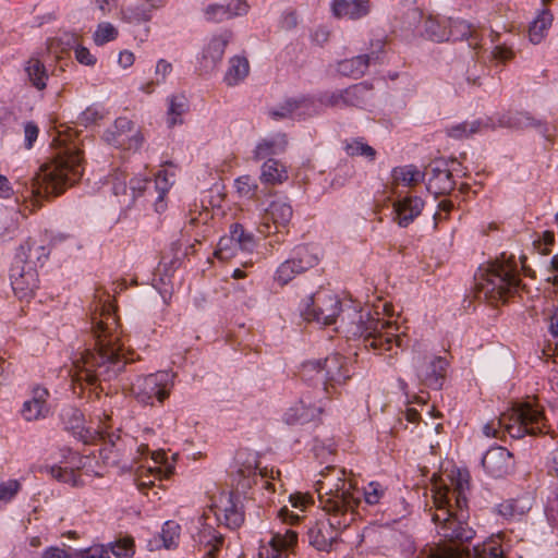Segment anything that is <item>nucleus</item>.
<instances>
[{
    "label": "nucleus",
    "mask_w": 558,
    "mask_h": 558,
    "mask_svg": "<svg viewBox=\"0 0 558 558\" xmlns=\"http://www.w3.org/2000/svg\"><path fill=\"white\" fill-rule=\"evenodd\" d=\"M469 489L468 478L461 475L452 490L438 489L433 496L429 509L432 521L440 542L430 547L427 558H506L499 537H492L473 547L472 553L464 550L463 545L475 535V531L464 520L468 505L465 492Z\"/></svg>",
    "instance_id": "obj_1"
},
{
    "label": "nucleus",
    "mask_w": 558,
    "mask_h": 558,
    "mask_svg": "<svg viewBox=\"0 0 558 558\" xmlns=\"http://www.w3.org/2000/svg\"><path fill=\"white\" fill-rule=\"evenodd\" d=\"M92 330L97 348L86 350L73 362V376L77 381L84 380L88 385L116 378L126 364L121 343L122 331L116 308L110 302L106 301L96 306L92 314Z\"/></svg>",
    "instance_id": "obj_2"
},
{
    "label": "nucleus",
    "mask_w": 558,
    "mask_h": 558,
    "mask_svg": "<svg viewBox=\"0 0 558 558\" xmlns=\"http://www.w3.org/2000/svg\"><path fill=\"white\" fill-rule=\"evenodd\" d=\"M337 329H341L349 338H360L366 350H372L378 355L401 347L399 326L391 320L374 317L369 313L363 315L349 308L340 317Z\"/></svg>",
    "instance_id": "obj_3"
},
{
    "label": "nucleus",
    "mask_w": 558,
    "mask_h": 558,
    "mask_svg": "<svg viewBox=\"0 0 558 558\" xmlns=\"http://www.w3.org/2000/svg\"><path fill=\"white\" fill-rule=\"evenodd\" d=\"M83 174L80 151L66 150L43 165L31 181L32 194L39 197L57 196Z\"/></svg>",
    "instance_id": "obj_4"
},
{
    "label": "nucleus",
    "mask_w": 558,
    "mask_h": 558,
    "mask_svg": "<svg viewBox=\"0 0 558 558\" xmlns=\"http://www.w3.org/2000/svg\"><path fill=\"white\" fill-rule=\"evenodd\" d=\"M501 432H506L512 438H522L526 434H546L548 432L547 420L538 404L517 403L483 427V433L487 437H499Z\"/></svg>",
    "instance_id": "obj_5"
},
{
    "label": "nucleus",
    "mask_w": 558,
    "mask_h": 558,
    "mask_svg": "<svg viewBox=\"0 0 558 558\" xmlns=\"http://www.w3.org/2000/svg\"><path fill=\"white\" fill-rule=\"evenodd\" d=\"M316 481V492L324 511L355 512L360 502L359 492L347 480L345 471L336 466H327Z\"/></svg>",
    "instance_id": "obj_6"
},
{
    "label": "nucleus",
    "mask_w": 558,
    "mask_h": 558,
    "mask_svg": "<svg viewBox=\"0 0 558 558\" xmlns=\"http://www.w3.org/2000/svg\"><path fill=\"white\" fill-rule=\"evenodd\" d=\"M475 289L478 298L490 303L506 302L517 292L520 283L514 260H496L480 268L475 275Z\"/></svg>",
    "instance_id": "obj_7"
},
{
    "label": "nucleus",
    "mask_w": 558,
    "mask_h": 558,
    "mask_svg": "<svg viewBox=\"0 0 558 558\" xmlns=\"http://www.w3.org/2000/svg\"><path fill=\"white\" fill-rule=\"evenodd\" d=\"M314 374L323 383V390L328 397L351 378L348 361L339 353L330 354L324 360L307 361L302 364L303 377L312 379Z\"/></svg>",
    "instance_id": "obj_8"
},
{
    "label": "nucleus",
    "mask_w": 558,
    "mask_h": 558,
    "mask_svg": "<svg viewBox=\"0 0 558 558\" xmlns=\"http://www.w3.org/2000/svg\"><path fill=\"white\" fill-rule=\"evenodd\" d=\"M328 518L316 520L307 530L311 546L320 551H330L340 533L355 520V512L325 511Z\"/></svg>",
    "instance_id": "obj_9"
},
{
    "label": "nucleus",
    "mask_w": 558,
    "mask_h": 558,
    "mask_svg": "<svg viewBox=\"0 0 558 558\" xmlns=\"http://www.w3.org/2000/svg\"><path fill=\"white\" fill-rule=\"evenodd\" d=\"M171 388V375L168 372H157L137 377L132 383L131 391L140 403L153 405L155 400L162 403L169 397Z\"/></svg>",
    "instance_id": "obj_10"
},
{
    "label": "nucleus",
    "mask_w": 558,
    "mask_h": 558,
    "mask_svg": "<svg viewBox=\"0 0 558 558\" xmlns=\"http://www.w3.org/2000/svg\"><path fill=\"white\" fill-rule=\"evenodd\" d=\"M340 312L339 298L330 291H319L306 301L301 314L307 322L329 326L337 323Z\"/></svg>",
    "instance_id": "obj_11"
},
{
    "label": "nucleus",
    "mask_w": 558,
    "mask_h": 558,
    "mask_svg": "<svg viewBox=\"0 0 558 558\" xmlns=\"http://www.w3.org/2000/svg\"><path fill=\"white\" fill-rule=\"evenodd\" d=\"M255 247V240L252 233L244 230L241 223H233L228 235L220 238L215 256L221 260H229L240 253H250Z\"/></svg>",
    "instance_id": "obj_12"
},
{
    "label": "nucleus",
    "mask_w": 558,
    "mask_h": 558,
    "mask_svg": "<svg viewBox=\"0 0 558 558\" xmlns=\"http://www.w3.org/2000/svg\"><path fill=\"white\" fill-rule=\"evenodd\" d=\"M318 257L307 246H299L292 258L281 263L275 274V281L283 287L293 280L298 275L314 267Z\"/></svg>",
    "instance_id": "obj_13"
},
{
    "label": "nucleus",
    "mask_w": 558,
    "mask_h": 558,
    "mask_svg": "<svg viewBox=\"0 0 558 558\" xmlns=\"http://www.w3.org/2000/svg\"><path fill=\"white\" fill-rule=\"evenodd\" d=\"M104 138L109 144L123 149H138L144 142L141 131L125 117L118 118L104 133Z\"/></svg>",
    "instance_id": "obj_14"
},
{
    "label": "nucleus",
    "mask_w": 558,
    "mask_h": 558,
    "mask_svg": "<svg viewBox=\"0 0 558 558\" xmlns=\"http://www.w3.org/2000/svg\"><path fill=\"white\" fill-rule=\"evenodd\" d=\"M214 517L217 521H221L229 529H238L244 522V511L241 496L238 493H222L220 496V505L215 507Z\"/></svg>",
    "instance_id": "obj_15"
},
{
    "label": "nucleus",
    "mask_w": 558,
    "mask_h": 558,
    "mask_svg": "<svg viewBox=\"0 0 558 558\" xmlns=\"http://www.w3.org/2000/svg\"><path fill=\"white\" fill-rule=\"evenodd\" d=\"M293 216V209L290 204L277 199L269 204L265 210L258 231L264 235L279 232L280 228H286Z\"/></svg>",
    "instance_id": "obj_16"
},
{
    "label": "nucleus",
    "mask_w": 558,
    "mask_h": 558,
    "mask_svg": "<svg viewBox=\"0 0 558 558\" xmlns=\"http://www.w3.org/2000/svg\"><path fill=\"white\" fill-rule=\"evenodd\" d=\"M10 279L14 294L21 300L33 296L38 287L37 270L21 263H13Z\"/></svg>",
    "instance_id": "obj_17"
},
{
    "label": "nucleus",
    "mask_w": 558,
    "mask_h": 558,
    "mask_svg": "<svg viewBox=\"0 0 558 558\" xmlns=\"http://www.w3.org/2000/svg\"><path fill=\"white\" fill-rule=\"evenodd\" d=\"M216 522L215 517H210L209 513L205 512L198 520L199 527L194 535L195 542L203 546L206 554L211 557L220 549L225 539L223 535L216 530L214 525Z\"/></svg>",
    "instance_id": "obj_18"
},
{
    "label": "nucleus",
    "mask_w": 558,
    "mask_h": 558,
    "mask_svg": "<svg viewBox=\"0 0 558 558\" xmlns=\"http://www.w3.org/2000/svg\"><path fill=\"white\" fill-rule=\"evenodd\" d=\"M447 361L440 356H417L415 359L416 375L427 386L440 387L446 373Z\"/></svg>",
    "instance_id": "obj_19"
},
{
    "label": "nucleus",
    "mask_w": 558,
    "mask_h": 558,
    "mask_svg": "<svg viewBox=\"0 0 558 558\" xmlns=\"http://www.w3.org/2000/svg\"><path fill=\"white\" fill-rule=\"evenodd\" d=\"M482 465L489 475L502 477L512 471L513 456L504 447H492L482 458Z\"/></svg>",
    "instance_id": "obj_20"
},
{
    "label": "nucleus",
    "mask_w": 558,
    "mask_h": 558,
    "mask_svg": "<svg viewBox=\"0 0 558 558\" xmlns=\"http://www.w3.org/2000/svg\"><path fill=\"white\" fill-rule=\"evenodd\" d=\"M298 543V533L291 529H286L283 532H276L272 534L267 544L259 546V558H281L282 555L291 549Z\"/></svg>",
    "instance_id": "obj_21"
},
{
    "label": "nucleus",
    "mask_w": 558,
    "mask_h": 558,
    "mask_svg": "<svg viewBox=\"0 0 558 558\" xmlns=\"http://www.w3.org/2000/svg\"><path fill=\"white\" fill-rule=\"evenodd\" d=\"M48 397L49 392L46 388L35 387L33 389L32 398L24 401L22 405V417L27 422L45 418L49 413L47 404Z\"/></svg>",
    "instance_id": "obj_22"
},
{
    "label": "nucleus",
    "mask_w": 558,
    "mask_h": 558,
    "mask_svg": "<svg viewBox=\"0 0 558 558\" xmlns=\"http://www.w3.org/2000/svg\"><path fill=\"white\" fill-rule=\"evenodd\" d=\"M322 412L320 401L312 402L311 398L304 396L299 403L289 409L284 417L288 424H304L319 416Z\"/></svg>",
    "instance_id": "obj_23"
},
{
    "label": "nucleus",
    "mask_w": 558,
    "mask_h": 558,
    "mask_svg": "<svg viewBox=\"0 0 558 558\" xmlns=\"http://www.w3.org/2000/svg\"><path fill=\"white\" fill-rule=\"evenodd\" d=\"M48 255L49 250L44 244L29 239L19 247L14 262L36 269L45 263Z\"/></svg>",
    "instance_id": "obj_24"
},
{
    "label": "nucleus",
    "mask_w": 558,
    "mask_h": 558,
    "mask_svg": "<svg viewBox=\"0 0 558 558\" xmlns=\"http://www.w3.org/2000/svg\"><path fill=\"white\" fill-rule=\"evenodd\" d=\"M62 452L68 453L69 458L71 459V461H65V466L46 465L41 468L40 471L50 474L59 482L75 486L77 484V477L74 468H80V463H77L76 460L80 462L81 458L70 449H63Z\"/></svg>",
    "instance_id": "obj_25"
},
{
    "label": "nucleus",
    "mask_w": 558,
    "mask_h": 558,
    "mask_svg": "<svg viewBox=\"0 0 558 558\" xmlns=\"http://www.w3.org/2000/svg\"><path fill=\"white\" fill-rule=\"evenodd\" d=\"M423 206V199L417 196H407L396 202L395 211L399 226L408 227L416 217L420 216Z\"/></svg>",
    "instance_id": "obj_26"
},
{
    "label": "nucleus",
    "mask_w": 558,
    "mask_h": 558,
    "mask_svg": "<svg viewBox=\"0 0 558 558\" xmlns=\"http://www.w3.org/2000/svg\"><path fill=\"white\" fill-rule=\"evenodd\" d=\"M454 189V180L448 168L434 167L430 171L427 190L435 195H445Z\"/></svg>",
    "instance_id": "obj_27"
},
{
    "label": "nucleus",
    "mask_w": 558,
    "mask_h": 558,
    "mask_svg": "<svg viewBox=\"0 0 558 558\" xmlns=\"http://www.w3.org/2000/svg\"><path fill=\"white\" fill-rule=\"evenodd\" d=\"M332 11L337 17L357 20L369 12L368 1L362 0H335Z\"/></svg>",
    "instance_id": "obj_28"
},
{
    "label": "nucleus",
    "mask_w": 558,
    "mask_h": 558,
    "mask_svg": "<svg viewBox=\"0 0 558 558\" xmlns=\"http://www.w3.org/2000/svg\"><path fill=\"white\" fill-rule=\"evenodd\" d=\"M287 167L279 160L268 158L260 168L259 180L264 184L278 185L288 180Z\"/></svg>",
    "instance_id": "obj_29"
},
{
    "label": "nucleus",
    "mask_w": 558,
    "mask_h": 558,
    "mask_svg": "<svg viewBox=\"0 0 558 558\" xmlns=\"http://www.w3.org/2000/svg\"><path fill=\"white\" fill-rule=\"evenodd\" d=\"M288 141L284 134H277L269 138L262 140L254 149V159H265L271 155L284 151Z\"/></svg>",
    "instance_id": "obj_30"
},
{
    "label": "nucleus",
    "mask_w": 558,
    "mask_h": 558,
    "mask_svg": "<svg viewBox=\"0 0 558 558\" xmlns=\"http://www.w3.org/2000/svg\"><path fill=\"white\" fill-rule=\"evenodd\" d=\"M24 70L33 87L37 90H44L47 87L49 75L41 60L31 58L26 61Z\"/></svg>",
    "instance_id": "obj_31"
},
{
    "label": "nucleus",
    "mask_w": 558,
    "mask_h": 558,
    "mask_svg": "<svg viewBox=\"0 0 558 558\" xmlns=\"http://www.w3.org/2000/svg\"><path fill=\"white\" fill-rule=\"evenodd\" d=\"M369 61L371 58L368 54H361L351 59H345L338 63V71L342 75L360 78L366 73Z\"/></svg>",
    "instance_id": "obj_32"
},
{
    "label": "nucleus",
    "mask_w": 558,
    "mask_h": 558,
    "mask_svg": "<svg viewBox=\"0 0 558 558\" xmlns=\"http://www.w3.org/2000/svg\"><path fill=\"white\" fill-rule=\"evenodd\" d=\"M553 23V14L549 10L543 9L529 28V38L534 45L539 44Z\"/></svg>",
    "instance_id": "obj_33"
},
{
    "label": "nucleus",
    "mask_w": 558,
    "mask_h": 558,
    "mask_svg": "<svg viewBox=\"0 0 558 558\" xmlns=\"http://www.w3.org/2000/svg\"><path fill=\"white\" fill-rule=\"evenodd\" d=\"M228 40L222 37H215L204 50L203 60L206 70H213L219 63L225 54Z\"/></svg>",
    "instance_id": "obj_34"
},
{
    "label": "nucleus",
    "mask_w": 558,
    "mask_h": 558,
    "mask_svg": "<svg viewBox=\"0 0 558 558\" xmlns=\"http://www.w3.org/2000/svg\"><path fill=\"white\" fill-rule=\"evenodd\" d=\"M448 19L438 16H428L424 23V31L426 36L437 43L449 40Z\"/></svg>",
    "instance_id": "obj_35"
},
{
    "label": "nucleus",
    "mask_w": 558,
    "mask_h": 558,
    "mask_svg": "<svg viewBox=\"0 0 558 558\" xmlns=\"http://www.w3.org/2000/svg\"><path fill=\"white\" fill-rule=\"evenodd\" d=\"M250 72V64L244 57H233L230 60V66L225 75V82L229 86H234L244 80Z\"/></svg>",
    "instance_id": "obj_36"
},
{
    "label": "nucleus",
    "mask_w": 558,
    "mask_h": 558,
    "mask_svg": "<svg viewBox=\"0 0 558 558\" xmlns=\"http://www.w3.org/2000/svg\"><path fill=\"white\" fill-rule=\"evenodd\" d=\"M372 95V88L365 83H359L343 90L344 105L362 107Z\"/></svg>",
    "instance_id": "obj_37"
},
{
    "label": "nucleus",
    "mask_w": 558,
    "mask_h": 558,
    "mask_svg": "<svg viewBox=\"0 0 558 558\" xmlns=\"http://www.w3.org/2000/svg\"><path fill=\"white\" fill-rule=\"evenodd\" d=\"M344 150L350 157H364L373 161L376 157V150L363 141V138H353L344 143Z\"/></svg>",
    "instance_id": "obj_38"
},
{
    "label": "nucleus",
    "mask_w": 558,
    "mask_h": 558,
    "mask_svg": "<svg viewBox=\"0 0 558 558\" xmlns=\"http://www.w3.org/2000/svg\"><path fill=\"white\" fill-rule=\"evenodd\" d=\"M526 510L527 507L518 499H508L497 506V512L507 520H519Z\"/></svg>",
    "instance_id": "obj_39"
},
{
    "label": "nucleus",
    "mask_w": 558,
    "mask_h": 558,
    "mask_svg": "<svg viewBox=\"0 0 558 558\" xmlns=\"http://www.w3.org/2000/svg\"><path fill=\"white\" fill-rule=\"evenodd\" d=\"M449 40H463L473 35V26L464 20L448 19Z\"/></svg>",
    "instance_id": "obj_40"
},
{
    "label": "nucleus",
    "mask_w": 558,
    "mask_h": 558,
    "mask_svg": "<svg viewBox=\"0 0 558 558\" xmlns=\"http://www.w3.org/2000/svg\"><path fill=\"white\" fill-rule=\"evenodd\" d=\"M180 534L181 526L179 523L172 520L165 522L160 533L163 546L167 549L177 547L179 544Z\"/></svg>",
    "instance_id": "obj_41"
},
{
    "label": "nucleus",
    "mask_w": 558,
    "mask_h": 558,
    "mask_svg": "<svg viewBox=\"0 0 558 558\" xmlns=\"http://www.w3.org/2000/svg\"><path fill=\"white\" fill-rule=\"evenodd\" d=\"M118 29L109 22H101L93 34V40L97 46H102L118 37Z\"/></svg>",
    "instance_id": "obj_42"
},
{
    "label": "nucleus",
    "mask_w": 558,
    "mask_h": 558,
    "mask_svg": "<svg viewBox=\"0 0 558 558\" xmlns=\"http://www.w3.org/2000/svg\"><path fill=\"white\" fill-rule=\"evenodd\" d=\"M234 186H235L236 193L241 197H245V198L255 197L256 192L258 190V184H257L256 180L250 174H244V175L239 177L234 181Z\"/></svg>",
    "instance_id": "obj_43"
},
{
    "label": "nucleus",
    "mask_w": 558,
    "mask_h": 558,
    "mask_svg": "<svg viewBox=\"0 0 558 558\" xmlns=\"http://www.w3.org/2000/svg\"><path fill=\"white\" fill-rule=\"evenodd\" d=\"M393 178L410 186L421 181L422 173L414 166H404L393 169Z\"/></svg>",
    "instance_id": "obj_44"
},
{
    "label": "nucleus",
    "mask_w": 558,
    "mask_h": 558,
    "mask_svg": "<svg viewBox=\"0 0 558 558\" xmlns=\"http://www.w3.org/2000/svg\"><path fill=\"white\" fill-rule=\"evenodd\" d=\"M112 554L117 558H132L134 555V541L132 537H123L111 546Z\"/></svg>",
    "instance_id": "obj_45"
},
{
    "label": "nucleus",
    "mask_w": 558,
    "mask_h": 558,
    "mask_svg": "<svg viewBox=\"0 0 558 558\" xmlns=\"http://www.w3.org/2000/svg\"><path fill=\"white\" fill-rule=\"evenodd\" d=\"M187 109V100L184 95L172 96L169 99L168 114L170 118V124L177 123V118L180 117Z\"/></svg>",
    "instance_id": "obj_46"
},
{
    "label": "nucleus",
    "mask_w": 558,
    "mask_h": 558,
    "mask_svg": "<svg viewBox=\"0 0 558 558\" xmlns=\"http://www.w3.org/2000/svg\"><path fill=\"white\" fill-rule=\"evenodd\" d=\"M480 129V122H463L453 125L447 130V134L453 138H464L469 135L477 132Z\"/></svg>",
    "instance_id": "obj_47"
},
{
    "label": "nucleus",
    "mask_w": 558,
    "mask_h": 558,
    "mask_svg": "<svg viewBox=\"0 0 558 558\" xmlns=\"http://www.w3.org/2000/svg\"><path fill=\"white\" fill-rule=\"evenodd\" d=\"M156 189L159 190L158 198L156 201V210L161 211L165 209L163 197L169 190L170 183L167 179V172L161 170L157 173L155 180Z\"/></svg>",
    "instance_id": "obj_48"
},
{
    "label": "nucleus",
    "mask_w": 558,
    "mask_h": 558,
    "mask_svg": "<svg viewBox=\"0 0 558 558\" xmlns=\"http://www.w3.org/2000/svg\"><path fill=\"white\" fill-rule=\"evenodd\" d=\"M385 494V489L377 482H371L364 488V499L368 505H377Z\"/></svg>",
    "instance_id": "obj_49"
},
{
    "label": "nucleus",
    "mask_w": 558,
    "mask_h": 558,
    "mask_svg": "<svg viewBox=\"0 0 558 558\" xmlns=\"http://www.w3.org/2000/svg\"><path fill=\"white\" fill-rule=\"evenodd\" d=\"M226 10V5L210 4L205 9V16L210 22H222L230 19V13Z\"/></svg>",
    "instance_id": "obj_50"
},
{
    "label": "nucleus",
    "mask_w": 558,
    "mask_h": 558,
    "mask_svg": "<svg viewBox=\"0 0 558 558\" xmlns=\"http://www.w3.org/2000/svg\"><path fill=\"white\" fill-rule=\"evenodd\" d=\"M21 484L16 480H9L0 484V500L10 501L20 490Z\"/></svg>",
    "instance_id": "obj_51"
},
{
    "label": "nucleus",
    "mask_w": 558,
    "mask_h": 558,
    "mask_svg": "<svg viewBox=\"0 0 558 558\" xmlns=\"http://www.w3.org/2000/svg\"><path fill=\"white\" fill-rule=\"evenodd\" d=\"M97 439L102 440L105 444H110L116 447V441L120 439L119 435L109 434L104 428L96 429L89 438H84L85 444L94 442Z\"/></svg>",
    "instance_id": "obj_52"
},
{
    "label": "nucleus",
    "mask_w": 558,
    "mask_h": 558,
    "mask_svg": "<svg viewBox=\"0 0 558 558\" xmlns=\"http://www.w3.org/2000/svg\"><path fill=\"white\" fill-rule=\"evenodd\" d=\"M226 10L230 13V19L239 15L246 14L248 11V4L244 0H231L227 5Z\"/></svg>",
    "instance_id": "obj_53"
},
{
    "label": "nucleus",
    "mask_w": 558,
    "mask_h": 558,
    "mask_svg": "<svg viewBox=\"0 0 558 558\" xmlns=\"http://www.w3.org/2000/svg\"><path fill=\"white\" fill-rule=\"evenodd\" d=\"M76 60L84 65L92 66L96 63V58L90 53L89 49L84 46H77L75 48Z\"/></svg>",
    "instance_id": "obj_54"
},
{
    "label": "nucleus",
    "mask_w": 558,
    "mask_h": 558,
    "mask_svg": "<svg viewBox=\"0 0 558 558\" xmlns=\"http://www.w3.org/2000/svg\"><path fill=\"white\" fill-rule=\"evenodd\" d=\"M555 242V234L551 231H545L542 239L536 242V247L541 254L547 255L550 253V246Z\"/></svg>",
    "instance_id": "obj_55"
},
{
    "label": "nucleus",
    "mask_w": 558,
    "mask_h": 558,
    "mask_svg": "<svg viewBox=\"0 0 558 558\" xmlns=\"http://www.w3.org/2000/svg\"><path fill=\"white\" fill-rule=\"evenodd\" d=\"M38 126L34 122H27L24 126L26 147L32 148L34 142L38 137Z\"/></svg>",
    "instance_id": "obj_56"
},
{
    "label": "nucleus",
    "mask_w": 558,
    "mask_h": 558,
    "mask_svg": "<svg viewBox=\"0 0 558 558\" xmlns=\"http://www.w3.org/2000/svg\"><path fill=\"white\" fill-rule=\"evenodd\" d=\"M172 71V65L165 59H160L156 64L155 73L158 76L157 83L163 82L166 76Z\"/></svg>",
    "instance_id": "obj_57"
},
{
    "label": "nucleus",
    "mask_w": 558,
    "mask_h": 558,
    "mask_svg": "<svg viewBox=\"0 0 558 558\" xmlns=\"http://www.w3.org/2000/svg\"><path fill=\"white\" fill-rule=\"evenodd\" d=\"M41 558H72V556L63 548L51 546L43 551Z\"/></svg>",
    "instance_id": "obj_58"
},
{
    "label": "nucleus",
    "mask_w": 558,
    "mask_h": 558,
    "mask_svg": "<svg viewBox=\"0 0 558 558\" xmlns=\"http://www.w3.org/2000/svg\"><path fill=\"white\" fill-rule=\"evenodd\" d=\"M292 507L304 510L312 502V498L307 495L293 494L290 496Z\"/></svg>",
    "instance_id": "obj_59"
},
{
    "label": "nucleus",
    "mask_w": 558,
    "mask_h": 558,
    "mask_svg": "<svg viewBox=\"0 0 558 558\" xmlns=\"http://www.w3.org/2000/svg\"><path fill=\"white\" fill-rule=\"evenodd\" d=\"M83 558H111L104 546H94L83 553Z\"/></svg>",
    "instance_id": "obj_60"
},
{
    "label": "nucleus",
    "mask_w": 558,
    "mask_h": 558,
    "mask_svg": "<svg viewBox=\"0 0 558 558\" xmlns=\"http://www.w3.org/2000/svg\"><path fill=\"white\" fill-rule=\"evenodd\" d=\"M343 90L333 93L325 98V104L332 107H345L344 105Z\"/></svg>",
    "instance_id": "obj_61"
},
{
    "label": "nucleus",
    "mask_w": 558,
    "mask_h": 558,
    "mask_svg": "<svg viewBox=\"0 0 558 558\" xmlns=\"http://www.w3.org/2000/svg\"><path fill=\"white\" fill-rule=\"evenodd\" d=\"M135 60L134 53L130 50H123L119 53L118 62L123 68H130Z\"/></svg>",
    "instance_id": "obj_62"
},
{
    "label": "nucleus",
    "mask_w": 558,
    "mask_h": 558,
    "mask_svg": "<svg viewBox=\"0 0 558 558\" xmlns=\"http://www.w3.org/2000/svg\"><path fill=\"white\" fill-rule=\"evenodd\" d=\"M549 331L558 344V308H555L549 316Z\"/></svg>",
    "instance_id": "obj_63"
},
{
    "label": "nucleus",
    "mask_w": 558,
    "mask_h": 558,
    "mask_svg": "<svg viewBox=\"0 0 558 558\" xmlns=\"http://www.w3.org/2000/svg\"><path fill=\"white\" fill-rule=\"evenodd\" d=\"M99 119H101V114H100L96 109H93V108H87V109L82 113V120H83L85 123H95V122H97Z\"/></svg>",
    "instance_id": "obj_64"
}]
</instances>
